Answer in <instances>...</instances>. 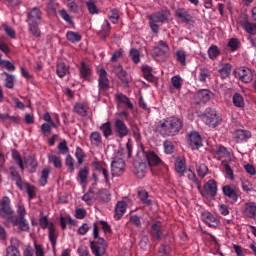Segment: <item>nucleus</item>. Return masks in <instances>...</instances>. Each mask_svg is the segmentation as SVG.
<instances>
[{
  "label": "nucleus",
  "instance_id": "obj_27",
  "mask_svg": "<svg viewBox=\"0 0 256 256\" xmlns=\"http://www.w3.org/2000/svg\"><path fill=\"white\" fill-rule=\"evenodd\" d=\"M215 157L220 161H224L225 159L230 157V152H228L225 146H219L215 152Z\"/></svg>",
  "mask_w": 256,
  "mask_h": 256
},
{
  "label": "nucleus",
  "instance_id": "obj_64",
  "mask_svg": "<svg viewBox=\"0 0 256 256\" xmlns=\"http://www.w3.org/2000/svg\"><path fill=\"white\" fill-rule=\"evenodd\" d=\"M6 251H7V256H21L20 252L15 246H9Z\"/></svg>",
  "mask_w": 256,
  "mask_h": 256
},
{
  "label": "nucleus",
  "instance_id": "obj_32",
  "mask_svg": "<svg viewBox=\"0 0 256 256\" xmlns=\"http://www.w3.org/2000/svg\"><path fill=\"white\" fill-rule=\"evenodd\" d=\"M116 100L118 101V103L126 105V107L129 108V109L134 108V105L130 101V98L127 97L126 95L122 94V93L116 94Z\"/></svg>",
  "mask_w": 256,
  "mask_h": 256
},
{
  "label": "nucleus",
  "instance_id": "obj_24",
  "mask_svg": "<svg viewBox=\"0 0 256 256\" xmlns=\"http://www.w3.org/2000/svg\"><path fill=\"white\" fill-rule=\"evenodd\" d=\"M79 72L81 78H83L84 80H88L91 76L92 69L88 63L82 61L79 68Z\"/></svg>",
  "mask_w": 256,
  "mask_h": 256
},
{
  "label": "nucleus",
  "instance_id": "obj_38",
  "mask_svg": "<svg viewBox=\"0 0 256 256\" xmlns=\"http://www.w3.org/2000/svg\"><path fill=\"white\" fill-rule=\"evenodd\" d=\"M90 141L93 146L99 147L102 144V136L98 131H94L90 135Z\"/></svg>",
  "mask_w": 256,
  "mask_h": 256
},
{
  "label": "nucleus",
  "instance_id": "obj_58",
  "mask_svg": "<svg viewBox=\"0 0 256 256\" xmlns=\"http://www.w3.org/2000/svg\"><path fill=\"white\" fill-rule=\"evenodd\" d=\"M88 174H89V169L88 168H84V169H81L79 171V178H80V182L82 184H87V178H88Z\"/></svg>",
  "mask_w": 256,
  "mask_h": 256
},
{
  "label": "nucleus",
  "instance_id": "obj_46",
  "mask_svg": "<svg viewBox=\"0 0 256 256\" xmlns=\"http://www.w3.org/2000/svg\"><path fill=\"white\" fill-rule=\"evenodd\" d=\"M135 174L138 178H143L146 174V165L144 163L135 165Z\"/></svg>",
  "mask_w": 256,
  "mask_h": 256
},
{
  "label": "nucleus",
  "instance_id": "obj_34",
  "mask_svg": "<svg viewBox=\"0 0 256 256\" xmlns=\"http://www.w3.org/2000/svg\"><path fill=\"white\" fill-rule=\"evenodd\" d=\"M138 198L145 206L150 207L152 205V200L148 198V192L146 190H139Z\"/></svg>",
  "mask_w": 256,
  "mask_h": 256
},
{
  "label": "nucleus",
  "instance_id": "obj_13",
  "mask_svg": "<svg viewBox=\"0 0 256 256\" xmlns=\"http://www.w3.org/2000/svg\"><path fill=\"white\" fill-rule=\"evenodd\" d=\"M154 54L156 57H161L163 61L167 60L169 57V46L166 42L160 41L159 46L154 48Z\"/></svg>",
  "mask_w": 256,
  "mask_h": 256
},
{
  "label": "nucleus",
  "instance_id": "obj_28",
  "mask_svg": "<svg viewBox=\"0 0 256 256\" xmlns=\"http://www.w3.org/2000/svg\"><path fill=\"white\" fill-rule=\"evenodd\" d=\"M175 171L181 176H185L186 168V160L180 159L175 162Z\"/></svg>",
  "mask_w": 256,
  "mask_h": 256
},
{
  "label": "nucleus",
  "instance_id": "obj_20",
  "mask_svg": "<svg viewBox=\"0 0 256 256\" xmlns=\"http://www.w3.org/2000/svg\"><path fill=\"white\" fill-rule=\"evenodd\" d=\"M42 15H43V13L40 10V8L34 7L28 12L27 22L28 23H41Z\"/></svg>",
  "mask_w": 256,
  "mask_h": 256
},
{
  "label": "nucleus",
  "instance_id": "obj_30",
  "mask_svg": "<svg viewBox=\"0 0 256 256\" xmlns=\"http://www.w3.org/2000/svg\"><path fill=\"white\" fill-rule=\"evenodd\" d=\"M69 73V67L64 63L60 62L56 66V74L59 78H64Z\"/></svg>",
  "mask_w": 256,
  "mask_h": 256
},
{
  "label": "nucleus",
  "instance_id": "obj_60",
  "mask_svg": "<svg viewBox=\"0 0 256 256\" xmlns=\"http://www.w3.org/2000/svg\"><path fill=\"white\" fill-rule=\"evenodd\" d=\"M172 86L179 90L182 88V78L178 75L172 76Z\"/></svg>",
  "mask_w": 256,
  "mask_h": 256
},
{
  "label": "nucleus",
  "instance_id": "obj_51",
  "mask_svg": "<svg viewBox=\"0 0 256 256\" xmlns=\"http://www.w3.org/2000/svg\"><path fill=\"white\" fill-rule=\"evenodd\" d=\"M220 50L217 46L212 45L209 49H208V55H209V59L210 60H215L219 55H220Z\"/></svg>",
  "mask_w": 256,
  "mask_h": 256
},
{
  "label": "nucleus",
  "instance_id": "obj_56",
  "mask_svg": "<svg viewBox=\"0 0 256 256\" xmlns=\"http://www.w3.org/2000/svg\"><path fill=\"white\" fill-rule=\"evenodd\" d=\"M120 19V14L117 9H112L109 14V20L111 21L112 24H117Z\"/></svg>",
  "mask_w": 256,
  "mask_h": 256
},
{
  "label": "nucleus",
  "instance_id": "obj_43",
  "mask_svg": "<svg viewBox=\"0 0 256 256\" xmlns=\"http://www.w3.org/2000/svg\"><path fill=\"white\" fill-rule=\"evenodd\" d=\"M12 158L16 162V164L19 166V168L23 171L25 169V166L18 150L12 149Z\"/></svg>",
  "mask_w": 256,
  "mask_h": 256
},
{
  "label": "nucleus",
  "instance_id": "obj_45",
  "mask_svg": "<svg viewBox=\"0 0 256 256\" xmlns=\"http://www.w3.org/2000/svg\"><path fill=\"white\" fill-rule=\"evenodd\" d=\"M11 176H12L13 180L16 181L17 187H19V189H23L22 178H21L20 174L18 173V171H16L14 168H11Z\"/></svg>",
  "mask_w": 256,
  "mask_h": 256
},
{
  "label": "nucleus",
  "instance_id": "obj_11",
  "mask_svg": "<svg viewBox=\"0 0 256 256\" xmlns=\"http://www.w3.org/2000/svg\"><path fill=\"white\" fill-rule=\"evenodd\" d=\"M99 92L100 94L106 93L110 89V80L107 77V71L105 69L99 70Z\"/></svg>",
  "mask_w": 256,
  "mask_h": 256
},
{
  "label": "nucleus",
  "instance_id": "obj_41",
  "mask_svg": "<svg viewBox=\"0 0 256 256\" xmlns=\"http://www.w3.org/2000/svg\"><path fill=\"white\" fill-rule=\"evenodd\" d=\"M233 104L237 108H244L245 107L244 97L239 93H234Z\"/></svg>",
  "mask_w": 256,
  "mask_h": 256
},
{
  "label": "nucleus",
  "instance_id": "obj_55",
  "mask_svg": "<svg viewBox=\"0 0 256 256\" xmlns=\"http://www.w3.org/2000/svg\"><path fill=\"white\" fill-rule=\"evenodd\" d=\"M186 59L187 55L186 52L183 50H179L176 52V60L179 62L181 65L185 66L186 65Z\"/></svg>",
  "mask_w": 256,
  "mask_h": 256
},
{
  "label": "nucleus",
  "instance_id": "obj_40",
  "mask_svg": "<svg viewBox=\"0 0 256 256\" xmlns=\"http://www.w3.org/2000/svg\"><path fill=\"white\" fill-rule=\"evenodd\" d=\"M40 215H43V212H40ZM38 223L40 224V228L43 230L48 229L50 230L51 225H54L53 222H49L48 216H40V220H38Z\"/></svg>",
  "mask_w": 256,
  "mask_h": 256
},
{
  "label": "nucleus",
  "instance_id": "obj_52",
  "mask_svg": "<svg viewBox=\"0 0 256 256\" xmlns=\"http://www.w3.org/2000/svg\"><path fill=\"white\" fill-rule=\"evenodd\" d=\"M49 162L54 165L55 168L61 169L62 168V160L59 158V156H56L55 154H52L48 158Z\"/></svg>",
  "mask_w": 256,
  "mask_h": 256
},
{
  "label": "nucleus",
  "instance_id": "obj_22",
  "mask_svg": "<svg viewBox=\"0 0 256 256\" xmlns=\"http://www.w3.org/2000/svg\"><path fill=\"white\" fill-rule=\"evenodd\" d=\"M240 25L248 34H256V24H254L253 22H249L248 17L246 15L242 17V20H240Z\"/></svg>",
  "mask_w": 256,
  "mask_h": 256
},
{
  "label": "nucleus",
  "instance_id": "obj_39",
  "mask_svg": "<svg viewBox=\"0 0 256 256\" xmlns=\"http://www.w3.org/2000/svg\"><path fill=\"white\" fill-rule=\"evenodd\" d=\"M58 14L69 25H74L75 24V22H73V17L68 13V11L66 9L58 10Z\"/></svg>",
  "mask_w": 256,
  "mask_h": 256
},
{
  "label": "nucleus",
  "instance_id": "obj_14",
  "mask_svg": "<svg viewBox=\"0 0 256 256\" xmlns=\"http://www.w3.org/2000/svg\"><path fill=\"white\" fill-rule=\"evenodd\" d=\"M125 162L118 158L111 162V173L113 176H121L124 174Z\"/></svg>",
  "mask_w": 256,
  "mask_h": 256
},
{
  "label": "nucleus",
  "instance_id": "obj_3",
  "mask_svg": "<svg viewBox=\"0 0 256 256\" xmlns=\"http://www.w3.org/2000/svg\"><path fill=\"white\" fill-rule=\"evenodd\" d=\"M171 13L169 10H162L159 12H156L149 17V24L150 28L154 33H158L159 31V26L157 25L158 23L164 24L165 22L168 21Z\"/></svg>",
  "mask_w": 256,
  "mask_h": 256
},
{
  "label": "nucleus",
  "instance_id": "obj_31",
  "mask_svg": "<svg viewBox=\"0 0 256 256\" xmlns=\"http://www.w3.org/2000/svg\"><path fill=\"white\" fill-rule=\"evenodd\" d=\"M231 71L232 65L230 63H225L222 68L219 69V75L223 80H225L230 77Z\"/></svg>",
  "mask_w": 256,
  "mask_h": 256
},
{
  "label": "nucleus",
  "instance_id": "obj_33",
  "mask_svg": "<svg viewBox=\"0 0 256 256\" xmlns=\"http://www.w3.org/2000/svg\"><path fill=\"white\" fill-rule=\"evenodd\" d=\"M100 130L102 131V135H104V138L106 139H108L113 135L112 125H111V122L109 121L102 124V126L100 127Z\"/></svg>",
  "mask_w": 256,
  "mask_h": 256
},
{
  "label": "nucleus",
  "instance_id": "obj_25",
  "mask_svg": "<svg viewBox=\"0 0 256 256\" xmlns=\"http://www.w3.org/2000/svg\"><path fill=\"white\" fill-rule=\"evenodd\" d=\"M127 211V204L125 201H119L115 206V215L117 219H121Z\"/></svg>",
  "mask_w": 256,
  "mask_h": 256
},
{
  "label": "nucleus",
  "instance_id": "obj_50",
  "mask_svg": "<svg viewBox=\"0 0 256 256\" xmlns=\"http://www.w3.org/2000/svg\"><path fill=\"white\" fill-rule=\"evenodd\" d=\"M130 57L134 64H139L141 62V54L139 53V50L132 48L130 50Z\"/></svg>",
  "mask_w": 256,
  "mask_h": 256
},
{
  "label": "nucleus",
  "instance_id": "obj_37",
  "mask_svg": "<svg viewBox=\"0 0 256 256\" xmlns=\"http://www.w3.org/2000/svg\"><path fill=\"white\" fill-rule=\"evenodd\" d=\"M48 237L49 241L51 242L52 246L55 247L57 244L58 235L56 234L55 226L50 224L49 230H48Z\"/></svg>",
  "mask_w": 256,
  "mask_h": 256
},
{
  "label": "nucleus",
  "instance_id": "obj_59",
  "mask_svg": "<svg viewBox=\"0 0 256 256\" xmlns=\"http://www.w3.org/2000/svg\"><path fill=\"white\" fill-rule=\"evenodd\" d=\"M87 8H88L89 13H90L91 15H96V14L99 13L98 7L96 6L95 2L92 1V0H90V1L87 2Z\"/></svg>",
  "mask_w": 256,
  "mask_h": 256
},
{
  "label": "nucleus",
  "instance_id": "obj_47",
  "mask_svg": "<svg viewBox=\"0 0 256 256\" xmlns=\"http://www.w3.org/2000/svg\"><path fill=\"white\" fill-rule=\"evenodd\" d=\"M49 176H50V169L44 168L42 170V175L40 176V180L38 181L42 187H45V185L47 184Z\"/></svg>",
  "mask_w": 256,
  "mask_h": 256
},
{
  "label": "nucleus",
  "instance_id": "obj_15",
  "mask_svg": "<svg viewBox=\"0 0 256 256\" xmlns=\"http://www.w3.org/2000/svg\"><path fill=\"white\" fill-rule=\"evenodd\" d=\"M252 137V132L249 130L238 129L234 131V141L236 144L247 142Z\"/></svg>",
  "mask_w": 256,
  "mask_h": 256
},
{
  "label": "nucleus",
  "instance_id": "obj_8",
  "mask_svg": "<svg viewBox=\"0 0 256 256\" xmlns=\"http://www.w3.org/2000/svg\"><path fill=\"white\" fill-rule=\"evenodd\" d=\"M114 133L116 137L123 139L129 135V128L123 120L116 119L114 122Z\"/></svg>",
  "mask_w": 256,
  "mask_h": 256
},
{
  "label": "nucleus",
  "instance_id": "obj_49",
  "mask_svg": "<svg viewBox=\"0 0 256 256\" xmlns=\"http://www.w3.org/2000/svg\"><path fill=\"white\" fill-rule=\"evenodd\" d=\"M39 23L35 22H28L29 25V31L32 33L33 36L35 37H40L41 36V31L38 28Z\"/></svg>",
  "mask_w": 256,
  "mask_h": 256
},
{
  "label": "nucleus",
  "instance_id": "obj_5",
  "mask_svg": "<svg viewBox=\"0 0 256 256\" xmlns=\"http://www.w3.org/2000/svg\"><path fill=\"white\" fill-rule=\"evenodd\" d=\"M175 17L183 24L193 25L196 20L192 13L186 8H177L175 10Z\"/></svg>",
  "mask_w": 256,
  "mask_h": 256
},
{
  "label": "nucleus",
  "instance_id": "obj_44",
  "mask_svg": "<svg viewBox=\"0 0 256 256\" xmlns=\"http://www.w3.org/2000/svg\"><path fill=\"white\" fill-rule=\"evenodd\" d=\"M95 197V192L92 188H90L88 190L87 193H85L83 196H82V200L89 206H91L93 204V199Z\"/></svg>",
  "mask_w": 256,
  "mask_h": 256
},
{
  "label": "nucleus",
  "instance_id": "obj_6",
  "mask_svg": "<svg viewBox=\"0 0 256 256\" xmlns=\"http://www.w3.org/2000/svg\"><path fill=\"white\" fill-rule=\"evenodd\" d=\"M236 78H238L243 83H250L253 81V71L249 67L241 66L235 71Z\"/></svg>",
  "mask_w": 256,
  "mask_h": 256
},
{
  "label": "nucleus",
  "instance_id": "obj_48",
  "mask_svg": "<svg viewBox=\"0 0 256 256\" xmlns=\"http://www.w3.org/2000/svg\"><path fill=\"white\" fill-rule=\"evenodd\" d=\"M67 224L74 225L75 220H73V218H71V216H68V217L61 216L60 217V225H61L62 230H66Z\"/></svg>",
  "mask_w": 256,
  "mask_h": 256
},
{
  "label": "nucleus",
  "instance_id": "obj_42",
  "mask_svg": "<svg viewBox=\"0 0 256 256\" xmlns=\"http://www.w3.org/2000/svg\"><path fill=\"white\" fill-rule=\"evenodd\" d=\"M66 38L71 43H78L81 41L82 36L78 32L68 31L66 33Z\"/></svg>",
  "mask_w": 256,
  "mask_h": 256
},
{
  "label": "nucleus",
  "instance_id": "obj_61",
  "mask_svg": "<svg viewBox=\"0 0 256 256\" xmlns=\"http://www.w3.org/2000/svg\"><path fill=\"white\" fill-rule=\"evenodd\" d=\"M240 42L236 38H232L228 42V47L231 49L232 52H235L239 49Z\"/></svg>",
  "mask_w": 256,
  "mask_h": 256
},
{
  "label": "nucleus",
  "instance_id": "obj_29",
  "mask_svg": "<svg viewBox=\"0 0 256 256\" xmlns=\"http://www.w3.org/2000/svg\"><path fill=\"white\" fill-rule=\"evenodd\" d=\"M211 71L208 68L200 67L198 73V81L205 83L207 79H210Z\"/></svg>",
  "mask_w": 256,
  "mask_h": 256
},
{
  "label": "nucleus",
  "instance_id": "obj_16",
  "mask_svg": "<svg viewBox=\"0 0 256 256\" xmlns=\"http://www.w3.org/2000/svg\"><path fill=\"white\" fill-rule=\"evenodd\" d=\"M242 214L245 218L256 220V203L246 202L242 210Z\"/></svg>",
  "mask_w": 256,
  "mask_h": 256
},
{
  "label": "nucleus",
  "instance_id": "obj_9",
  "mask_svg": "<svg viewBox=\"0 0 256 256\" xmlns=\"http://www.w3.org/2000/svg\"><path fill=\"white\" fill-rule=\"evenodd\" d=\"M188 143L192 150H198L203 147V138L199 132L191 131L188 134Z\"/></svg>",
  "mask_w": 256,
  "mask_h": 256
},
{
  "label": "nucleus",
  "instance_id": "obj_23",
  "mask_svg": "<svg viewBox=\"0 0 256 256\" xmlns=\"http://www.w3.org/2000/svg\"><path fill=\"white\" fill-rule=\"evenodd\" d=\"M145 158L150 167H156L163 164L162 160L156 155L155 152H145Z\"/></svg>",
  "mask_w": 256,
  "mask_h": 256
},
{
  "label": "nucleus",
  "instance_id": "obj_21",
  "mask_svg": "<svg viewBox=\"0 0 256 256\" xmlns=\"http://www.w3.org/2000/svg\"><path fill=\"white\" fill-rule=\"evenodd\" d=\"M223 194L231 200V204H235L238 201L239 194L230 185H225L222 188Z\"/></svg>",
  "mask_w": 256,
  "mask_h": 256
},
{
  "label": "nucleus",
  "instance_id": "obj_63",
  "mask_svg": "<svg viewBox=\"0 0 256 256\" xmlns=\"http://www.w3.org/2000/svg\"><path fill=\"white\" fill-rule=\"evenodd\" d=\"M196 168H197L198 176H200L201 178H204L205 176H207L208 168L205 166V164L196 166Z\"/></svg>",
  "mask_w": 256,
  "mask_h": 256
},
{
  "label": "nucleus",
  "instance_id": "obj_4",
  "mask_svg": "<svg viewBox=\"0 0 256 256\" xmlns=\"http://www.w3.org/2000/svg\"><path fill=\"white\" fill-rule=\"evenodd\" d=\"M202 121L214 129L220 125L222 118L214 109L207 108L202 114Z\"/></svg>",
  "mask_w": 256,
  "mask_h": 256
},
{
  "label": "nucleus",
  "instance_id": "obj_7",
  "mask_svg": "<svg viewBox=\"0 0 256 256\" xmlns=\"http://www.w3.org/2000/svg\"><path fill=\"white\" fill-rule=\"evenodd\" d=\"M90 248L93 255L103 256L106 253L107 243L104 238H99L97 241H90Z\"/></svg>",
  "mask_w": 256,
  "mask_h": 256
},
{
  "label": "nucleus",
  "instance_id": "obj_54",
  "mask_svg": "<svg viewBox=\"0 0 256 256\" xmlns=\"http://www.w3.org/2000/svg\"><path fill=\"white\" fill-rule=\"evenodd\" d=\"M65 164L68 166L70 173L75 172V160L73 159V156L71 154H68L65 159Z\"/></svg>",
  "mask_w": 256,
  "mask_h": 256
},
{
  "label": "nucleus",
  "instance_id": "obj_57",
  "mask_svg": "<svg viewBox=\"0 0 256 256\" xmlns=\"http://www.w3.org/2000/svg\"><path fill=\"white\" fill-rule=\"evenodd\" d=\"M164 149L166 154L171 155L174 153L175 145L173 144L172 141L166 140L164 141Z\"/></svg>",
  "mask_w": 256,
  "mask_h": 256
},
{
  "label": "nucleus",
  "instance_id": "obj_17",
  "mask_svg": "<svg viewBox=\"0 0 256 256\" xmlns=\"http://www.w3.org/2000/svg\"><path fill=\"white\" fill-rule=\"evenodd\" d=\"M151 239L153 241H159L163 235L162 222H153L150 230Z\"/></svg>",
  "mask_w": 256,
  "mask_h": 256
},
{
  "label": "nucleus",
  "instance_id": "obj_53",
  "mask_svg": "<svg viewBox=\"0 0 256 256\" xmlns=\"http://www.w3.org/2000/svg\"><path fill=\"white\" fill-rule=\"evenodd\" d=\"M74 111L83 117L87 115V107L82 103H76L74 107Z\"/></svg>",
  "mask_w": 256,
  "mask_h": 256
},
{
  "label": "nucleus",
  "instance_id": "obj_2",
  "mask_svg": "<svg viewBox=\"0 0 256 256\" xmlns=\"http://www.w3.org/2000/svg\"><path fill=\"white\" fill-rule=\"evenodd\" d=\"M183 128V122L176 117H168L161 120L157 126V132L162 137H175Z\"/></svg>",
  "mask_w": 256,
  "mask_h": 256
},
{
  "label": "nucleus",
  "instance_id": "obj_10",
  "mask_svg": "<svg viewBox=\"0 0 256 256\" xmlns=\"http://www.w3.org/2000/svg\"><path fill=\"white\" fill-rule=\"evenodd\" d=\"M213 96V93H211L210 90L203 89V90H198L194 96L193 100L195 104L201 105L207 103Z\"/></svg>",
  "mask_w": 256,
  "mask_h": 256
},
{
  "label": "nucleus",
  "instance_id": "obj_1",
  "mask_svg": "<svg viewBox=\"0 0 256 256\" xmlns=\"http://www.w3.org/2000/svg\"><path fill=\"white\" fill-rule=\"evenodd\" d=\"M0 216L11 222L13 226H18L19 230L28 232L30 230L29 224L25 217L13 216V210L10 207V198L4 196L0 201Z\"/></svg>",
  "mask_w": 256,
  "mask_h": 256
},
{
  "label": "nucleus",
  "instance_id": "obj_19",
  "mask_svg": "<svg viewBox=\"0 0 256 256\" xmlns=\"http://www.w3.org/2000/svg\"><path fill=\"white\" fill-rule=\"evenodd\" d=\"M113 72L116 74L118 79L123 83V84H129L130 82V77L127 73L126 70L121 65H116L113 67Z\"/></svg>",
  "mask_w": 256,
  "mask_h": 256
},
{
  "label": "nucleus",
  "instance_id": "obj_26",
  "mask_svg": "<svg viewBox=\"0 0 256 256\" xmlns=\"http://www.w3.org/2000/svg\"><path fill=\"white\" fill-rule=\"evenodd\" d=\"M111 31V25L109 20H104V24H102V30L98 32L99 37L102 40H106L109 37Z\"/></svg>",
  "mask_w": 256,
  "mask_h": 256
},
{
  "label": "nucleus",
  "instance_id": "obj_36",
  "mask_svg": "<svg viewBox=\"0 0 256 256\" xmlns=\"http://www.w3.org/2000/svg\"><path fill=\"white\" fill-rule=\"evenodd\" d=\"M26 165L30 168L31 173H35L37 171L38 162L34 156H28L25 160Z\"/></svg>",
  "mask_w": 256,
  "mask_h": 256
},
{
  "label": "nucleus",
  "instance_id": "obj_12",
  "mask_svg": "<svg viewBox=\"0 0 256 256\" xmlns=\"http://www.w3.org/2000/svg\"><path fill=\"white\" fill-rule=\"evenodd\" d=\"M218 186L215 180H209L204 185V190L202 192V197L215 198L217 196Z\"/></svg>",
  "mask_w": 256,
  "mask_h": 256
},
{
  "label": "nucleus",
  "instance_id": "obj_35",
  "mask_svg": "<svg viewBox=\"0 0 256 256\" xmlns=\"http://www.w3.org/2000/svg\"><path fill=\"white\" fill-rule=\"evenodd\" d=\"M142 72H143V76L144 78L148 81V82H154L155 80V76L152 74V68L148 65H143L142 66Z\"/></svg>",
  "mask_w": 256,
  "mask_h": 256
},
{
  "label": "nucleus",
  "instance_id": "obj_62",
  "mask_svg": "<svg viewBox=\"0 0 256 256\" xmlns=\"http://www.w3.org/2000/svg\"><path fill=\"white\" fill-rule=\"evenodd\" d=\"M75 157L77 158L79 165L83 164V159L85 157V154L81 147L76 148Z\"/></svg>",
  "mask_w": 256,
  "mask_h": 256
},
{
  "label": "nucleus",
  "instance_id": "obj_18",
  "mask_svg": "<svg viewBox=\"0 0 256 256\" xmlns=\"http://www.w3.org/2000/svg\"><path fill=\"white\" fill-rule=\"evenodd\" d=\"M202 220L210 228H216L219 225L218 218L209 211L202 213Z\"/></svg>",
  "mask_w": 256,
  "mask_h": 256
}]
</instances>
